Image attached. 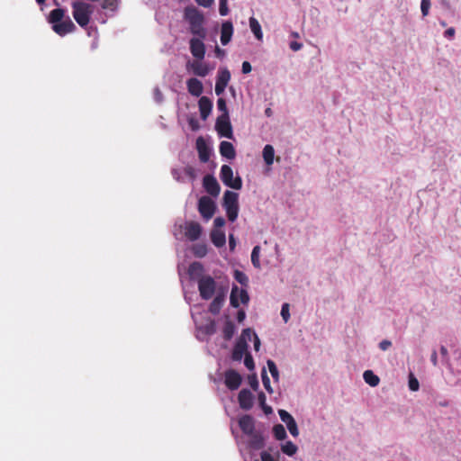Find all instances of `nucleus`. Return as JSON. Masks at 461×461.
Instances as JSON below:
<instances>
[{
	"label": "nucleus",
	"mask_w": 461,
	"mask_h": 461,
	"mask_svg": "<svg viewBox=\"0 0 461 461\" xmlns=\"http://www.w3.org/2000/svg\"><path fill=\"white\" fill-rule=\"evenodd\" d=\"M228 0H219V13L221 16L229 14Z\"/></svg>",
	"instance_id": "nucleus-46"
},
{
	"label": "nucleus",
	"mask_w": 461,
	"mask_h": 461,
	"mask_svg": "<svg viewBox=\"0 0 461 461\" xmlns=\"http://www.w3.org/2000/svg\"><path fill=\"white\" fill-rule=\"evenodd\" d=\"M391 346H392V342L388 339H384L379 343V348L383 351L387 350L389 348H391Z\"/></svg>",
	"instance_id": "nucleus-60"
},
{
	"label": "nucleus",
	"mask_w": 461,
	"mask_h": 461,
	"mask_svg": "<svg viewBox=\"0 0 461 461\" xmlns=\"http://www.w3.org/2000/svg\"><path fill=\"white\" fill-rule=\"evenodd\" d=\"M363 378L366 384L373 387L378 385L380 382V378L371 370L365 371Z\"/></svg>",
	"instance_id": "nucleus-29"
},
{
	"label": "nucleus",
	"mask_w": 461,
	"mask_h": 461,
	"mask_svg": "<svg viewBox=\"0 0 461 461\" xmlns=\"http://www.w3.org/2000/svg\"><path fill=\"white\" fill-rule=\"evenodd\" d=\"M281 316L285 323L289 321V319H290L289 303H285L282 305Z\"/></svg>",
	"instance_id": "nucleus-50"
},
{
	"label": "nucleus",
	"mask_w": 461,
	"mask_h": 461,
	"mask_svg": "<svg viewBox=\"0 0 461 461\" xmlns=\"http://www.w3.org/2000/svg\"><path fill=\"white\" fill-rule=\"evenodd\" d=\"M221 205L226 212L228 220L234 222L238 219L240 212L239 194L226 190L222 196Z\"/></svg>",
	"instance_id": "nucleus-3"
},
{
	"label": "nucleus",
	"mask_w": 461,
	"mask_h": 461,
	"mask_svg": "<svg viewBox=\"0 0 461 461\" xmlns=\"http://www.w3.org/2000/svg\"><path fill=\"white\" fill-rule=\"evenodd\" d=\"M215 130L221 138L233 140V129L230 122V115L221 114L215 122Z\"/></svg>",
	"instance_id": "nucleus-5"
},
{
	"label": "nucleus",
	"mask_w": 461,
	"mask_h": 461,
	"mask_svg": "<svg viewBox=\"0 0 461 461\" xmlns=\"http://www.w3.org/2000/svg\"><path fill=\"white\" fill-rule=\"evenodd\" d=\"M260 253V247L255 246L251 251L250 259H258Z\"/></svg>",
	"instance_id": "nucleus-62"
},
{
	"label": "nucleus",
	"mask_w": 461,
	"mask_h": 461,
	"mask_svg": "<svg viewBox=\"0 0 461 461\" xmlns=\"http://www.w3.org/2000/svg\"><path fill=\"white\" fill-rule=\"evenodd\" d=\"M249 28H250V31L252 32V33L254 34L255 38L257 40L261 41L263 38V32H262L261 25L256 18H254V17L249 18Z\"/></svg>",
	"instance_id": "nucleus-27"
},
{
	"label": "nucleus",
	"mask_w": 461,
	"mask_h": 461,
	"mask_svg": "<svg viewBox=\"0 0 461 461\" xmlns=\"http://www.w3.org/2000/svg\"><path fill=\"white\" fill-rule=\"evenodd\" d=\"M241 375L235 370H227L224 374L225 385L231 391L237 390L241 384Z\"/></svg>",
	"instance_id": "nucleus-13"
},
{
	"label": "nucleus",
	"mask_w": 461,
	"mask_h": 461,
	"mask_svg": "<svg viewBox=\"0 0 461 461\" xmlns=\"http://www.w3.org/2000/svg\"><path fill=\"white\" fill-rule=\"evenodd\" d=\"M273 434L277 440H284L287 437L285 429L282 424H276L273 427Z\"/></svg>",
	"instance_id": "nucleus-34"
},
{
	"label": "nucleus",
	"mask_w": 461,
	"mask_h": 461,
	"mask_svg": "<svg viewBox=\"0 0 461 461\" xmlns=\"http://www.w3.org/2000/svg\"><path fill=\"white\" fill-rule=\"evenodd\" d=\"M248 380H249V384L250 387L253 390L257 391L258 389V380L257 375L253 374L251 375H249Z\"/></svg>",
	"instance_id": "nucleus-52"
},
{
	"label": "nucleus",
	"mask_w": 461,
	"mask_h": 461,
	"mask_svg": "<svg viewBox=\"0 0 461 461\" xmlns=\"http://www.w3.org/2000/svg\"><path fill=\"white\" fill-rule=\"evenodd\" d=\"M188 66L191 67L193 73L198 77H206L210 72L209 67L202 63L199 59L189 63Z\"/></svg>",
	"instance_id": "nucleus-24"
},
{
	"label": "nucleus",
	"mask_w": 461,
	"mask_h": 461,
	"mask_svg": "<svg viewBox=\"0 0 461 461\" xmlns=\"http://www.w3.org/2000/svg\"><path fill=\"white\" fill-rule=\"evenodd\" d=\"M220 178L224 185L234 189L240 190L242 188V179L240 176H233V170L229 165H222L220 171Z\"/></svg>",
	"instance_id": "nucleus-4"
},
{
	"label": "nucleus",
	"mask_w": 461,
	"mask_h": 461,
	"mask_svg": "<svg viewBox=\"0 0 461 461\" xmlns=\"http://www.w3.org/2000/svg\"><path fill=\"white\" fill-rule=\"evenodd\" d=\"M187 122L193 131H197L200 129V123L196 118L190 116L187 119Z\"/></svg>",
	"instance_id": "nucleus-49"
},
{
	"label": "nucleus",
	"mask_w": 461,
	"mask_h": 461,
	"mask_svg": "<svg viewBox=\"0 0 461 461\" xmlns=\"http://www.w3.org/2000/svg\"><path fill=\"white\" fill-rule=\"evenodd\" d=\"M250 437L249 445L254 449H260L264 447V438L259 433L253 432V435H249Z\"/></svg>",
	"instance_id": "nucleus-30"
},
{
	"label": "nucleus",
	"mask_w": 461,
	"mask_h": 461,
	"mask_svg": "<svg viewBox=\"0 0 461 461\" xmlns=\"http://www.w3.org/2000/svg\"><path fill=\"white\" fill-rule=\"evenodd\" d=\"M420 384L417 378L413 375V374H410L409 375V388L412 392H416L419 390Z\"/></svg>",
	"instance_id": "nucleus-44"
},
{
	"label": "nucleus",
	"mask_w": 461,
	"mask_h": 461,
	"mask_svg": "<svg viewBox=\"0 0 461 461\" xmlns=\"http://www.w3.org/2000/svg\"><path fill=\"white\" fill-rule=\"evenodd\" d=\"M230 301L232 307L238 308L240 303L247 304L249 296L245 289H240L237 285H234L230 292Z\"/></svg>",
	"instance_id": "nucleus-8"
},
{
	"label": "nucleus",
	"mask_w": 461,
	"mask_h": 461,
	"mask_svg": "<svg viewBox=\"0 0 461 461\" xmlns=\"http://www.w3.org/2000/svg\"><path fill=\"white\" fill-rule=\"evenodd\" d=\"M234 277L237 282H239L241 285L247 286L248 285V276L240 270H235L234 272Z\"/></svg>",
	"instance_id": "nucleus-39"
},
{
	"label": "nucleus",
	"mask_w": 461,
	"mask_h": 461,
	"mask_svg": "<svg viewBox=\"0 0 461 461\" xmlns=\"http://www.w3.org/2000/svg\"><path fill=\"white\" fill-rule=\"evenodd\" d=\"M229 247L230 250H233L236 247V240L233 234L229 235Z\"/></svg>",
	"instance_id": "nucleus-64"
},
{
	"label": "nucleus",
	"mask_w": 461,
	"mask_h": 461,
	"mask_svg": "<svg viewBox=\"0 0 461 461\" xmlns=\"http://www.w3.org/2000/svg\"><path fill=\"white\" fill-rule=\"evenodd\" d=\"M184 17L185 21L189 23V25L204 23L203 14L193 5L186 6L185 8Z\"/></svg>",
	"instance_id": "nucleus-10"
},
{
	"label": "nucleus",
	"mask_w": 461,
	"mask_h": 461,
	"mask_svg": "<svg viewBox=\"0 0 461 461\" xmlns=\"http://www.w3.org/2000/svg\"><path fill=\"white\" fill-rule=\"evenodd\" d=\"M224 299L221 295H217L210 303L209 312L214 315L218 314L222 307Z\"/></svg>",
	"instance_id": "nucleus-28"
},
{
	"label": "nucleus",
	"mask_w": 461,
	"mask_h": 461,
	"mask_svg": "<svg viewBox=\"0 0 461 461\" xmlns=\"http://www.w3.org/2000/svg\"><path fill=\"white\" fill-rule=\"evenodd\" d=\"M262 156H263V159H264V162L266 163V165H267V166L273 165L274 159H275L274 147L270 144H267L263 148Z\"/></svg>",
	"instance_id": "nucleus-26"
},
{
	"label": "nucleus",
	"mask_w": 461,
	"mask_h": 461,
	"mask_svg": "<svg viewBox=\"0 0 461 461\" xmlns=\"http://www.w3.org/2000/svg\"><path fill=\"white\" fill-rule=\"evenodd\" d=\"M261 377H262V383H263V385H264L265 389H266L269 393H273V389H272V387H271L270 379H269V377L267 376V374L266 369H263V370H262Z\"/></svg>",
	"instance_id": "nucleus-40"
},
{
	"label": "nucleus",
	"mask_w": 461,
	"mask_h": 461,
	"mask_svg": "<svg viewBox=\"0 0 461 461\" xmlns=\"http://www.w3.org/2000/svg\"><path fill=\"white\" fill-rule=\"evenodd\" d=\"M186 86L188 92L196 97H201L203 91V83L196 77H191L186 81Z\"/></svg>",
	"instance_id": "nucleus-21"
},
{
	"label": "nucleus",
	"mask_w": 461,
	"mask_h": 461,
	"mask_svg": "<svg viewBox=\"0 0 461 461\" xmlns=\"http://www.w3.org/2000/svg\"><path fill=\"white\" fill-rule=\"evenodd\" d=\"M86 31V33L89 37L98 38V30L95 25H87L86 28H84Z\"/></svg>",
	"instance_id": "nucleus-53"
},
{
	"label": "nucleus",
	"mask_w": 461,
	"mask_h": 461,
	"mask_svg": "<svg viewBox=\"0 0 461 461\" xmlns=\"http://www.w3.org/2000/svg\"><path fill=\"white\" fill-rule=\"evenodd\" d=\"M455 33H456V30L455 28L453 27H450L448 29H447L444 32V36L449 40H451L454 36H455Z\"/></svg>",
	"instance_id": "nucleus-63"
},
{
	"label": "nucleus",
	"mask_w": 461,
	"mask_h": 461,
	"mask_svg": "<svg viewBox=\"0 0 461 461\" xmlns=\"http://www.w3.org/2000/svg\"><path fill=\"white\" fill-rule=\"evenodd\" d=\"M260 456L262 461H276V459L267 451H262Z\"/></svg>",
	"instance_id": "nucleus-58"
},
{
	"label": "nucleus",
	"mask_w": 461,
	"mask_h": 461,
	"mask_svg": "<svg viewBox=\"0 0 461 461\" xmlns=\"http://www.w3.org/2000/svg\"><path fill=\"white\" fill-rule=\"evenodd\" d=\"M286 427L293 437H297L299 435V429L295 420L287 424Z\"/></svg>",
	"instance_id": "nucleus-51"
},
{
	"label": "nucleus",
	"mask_w": 461,
	"mask_h": 461,
	"mask_svg": "<svg viewBox=\"0 0 461 461\" xmlns=\"http://www.w3.org/2000/svg\"><path fill=\"white\" fill-rule=\"evenodd\" d=\"M235 330H236V328H235L234 323L231 321H227L224 323V326H223V329H222V333H223L224 339L225 340L231 339V338L233 337V335L235 333Z\"/></svg>",
	"instance_id": "nucleus-31"
},
{
	"label": "nucleus",
	"mask_w": 461,
	"mask_h": 461,
	"mask_svg": "<svg viewBox=\"0 0 461 461\" xmlns=\"http://www.w3.org/2000/svg\"><path fill=\"white\" fill-rule=\"evenodd\" d=\"M216 283L214 279L209 276H202L198 280V290L200 296L203 300H209L214 294Z\"/></svg>",
	"instance_id": "nucleus-6"
},
{
	"label": "nucleus",
	"mask_w": 461,
	"mask_h": 461,
	"mask_svg": "<svg viewBox=\"0 0 461 461\" xmlns=\"http://www.w3.org/2000/svg\"><path fill=\"white\" fill-rule=\"evenodd\" d=\"M216 209V203L212 198L202 196L198 200V211L205 221L210 220L213 216Z\"/></svg>",
	"instance_id": "nucleus-7"
},
{
	"label": "nucleus",
	"mask_w": 461,
	"mask_h": 461,
	"mask_svg": "<svg viewBox=\"0 0 461 461\" xmlns=\"http://www.w3.org/2000/svg\"><path fill=\"white\" fill-rule=\"evenodd\" d=\"M248 352V343L243 339H238L232 351L231 358L234 361H240Z\"/></svg>",
	"instance_id": "nucleus-20"
},
{
	"label": "nucleus",
	"mask_w": 461,
	"mask_h": 461,
	"mask_svg": "<svg viewBox=\"0 0 461 461\" xmlns=\"http://www.w3.org/2000/svg\"><path fill=\"white\" fill-rule=\"evenodd\" d=\"M267 365L268 370H269L272 377L274 378V380L276 382H277L279 379V372H278L276 363L273 360L268 359L267 361Z\"/></svg>",
	"instance_id": "nucleus-37"
},
{
	"label": "nucleus",
	"mask_w": 461,
	"mask_h": 461,
	"mask_svg": "<svg viewBox=\"0 0 461 461\" xmlns=\"http://www.w3.org/2000/svg\"><path fill=\"white\" fill-rule=\"evenodd\" d=\"M256 333L250 328H247L242 330V333L239 339H243L245 342H247L248 340H251V339H253Z\"/></svg>",
	"instance_id": "nucleus-43"
},
{
	"label": "nucleus",
	"mask_w": 461,
	"mask_h": 461,
	"mask_svg": "<svg viewBox=\"0 0 461 461\" xmlns=\"http://www.w3.org/2000/svg\"><path fill=\"white\" fill-rule=\"evenodd\" d=\"M430 6H431L430 0H421L420 1V11H421L423 17H425L429 14Z\"/></svg>",
	"instance_id": "nucleus-45"
},
{
	"label": "nucleus",
	"mask_w": 461,
	"mask_h": 461,
	"mask_svg": "<svg viewBox=\"0 0 461 461\" xmlns=\"http://www.w3.org/2000/svg\"><path fill=\"white\" fill-rule=\"evenodd\" d=\"M281 450L284 454L292 456L297 452L298 447L292 441H286L285 444L281 445Z\"/></svg>",
	"instance_id": "nucleus-33"
},
{
	"label": "nucleus",
	"mask_w": 461,
	"mask_h": 461,
	"mask_svg": "<svg viewBox=\"0 0 461 461\" xmlns=\"http://www.w3.org/2000/svg\"><path fill=\"white\" fill-rule=\"evenodd\" d=\"M195 145H196V149L198 152L199 159L201 160V162H203V163L208 162L210 159V157L212 155V149L208 145V143L206 142L203 136H199L196 139Z\"/></svg>",
	"instance_id": "nucleus-9"
},
{
	"label": "nucleus",
	"mask_w": 461,
	"mask_h": 461,
	"mask_svg": "<svg viewBox=\"0 0 461 461\" xmlns=\"http://www.w3.org/2000/svg\"><path fill=\"white\" fill-rule=\"evenodd\" d=\"M233 32L232 22L230 20L223 21L221 29V43L223 46L227 45L231 41Z\"/></svg>",
	"instance_id": "nucleus-18"
},
{
	"label": "nucleus",
	"mask_w": 461,
	"mask_h": 461,
	"mask_svg": "<svg viewBox=\"0 0 461 461\" xmlns=\"http://www.w3.org/2000/svg\"><path fill=\"white\" fill-rule=\"evenodd\" d=\"M279 417L283 422L285 423V425L289 424L293 420H294V417L286 411L285 410H279L278 411Z\"/></svg>",
	"instance_id": "nucleus-41"
},
{
	"label": "nucleus",
	"mask_w": 461,
	"mask_h": 461,
	"mask_svg": "<svg viewBox=\"0 0 461 461\" xmlns=\"http://www.w3.org/2000/svg\"><path fill=\"white\" fill-rule=\"evenodd\" d=\"M198 107L201 119L205 121L212 113L213 103L208 96L203 95L198 100Z\"/></svg>",
	"instance_id": "nucleus-16"
},
{
	"label": "nucleus",
	"mask_w": 461,
	"mask_h": 461,
	"mask_svg": "<svg viewBox=\"0 0 461 461\" xmlns=\"http://www.w3.org/2000/svg\"><path fill=\"white\" fill-rule=\"evenodd\" d=\"M47 21L51 24V29L61 37L77 30V26L70 17L66 15V9L64 8H56L50 11Z\"/></svg>",
	"instance_id": "nucleus-1"
},
{
	"label": "nucleus",
	"mask_w": 461,
	"mask_h": 461,
	"mask_svg": "<svg viewBox=\"0 0 461 461\" xmlns=\"http://www.w3.org/2000/svg\"><path fill=\"white\" fill-rule=\"evenodd\" d=\"M203 267L199 261H193L188 268V275L191 279H198L203 276Z\"/></svg>",
	"instance_id": "nucleus-25"
},
{
	"label": "nucleus",
	"mask_w": 461,
	"mask_h": 461,
	"mask_svg": "<svg viewBox=\"0 0 461 461\" xmlns=\"http://www.w3.org/2000/svg\"><path fill=\"white\" fill-rule=\"evenodd\" d=\"M212 244L217 248H221L226 243V235L222 230L212 229L210 233Z\"/></svg>",
	"instance_id": "nucleus-23"
},
{
	"label": "nucleus",
	"mask_w": 461,
	"mask_h": 461,
	"mask_svg": "<svg viewBox=\"0 0 461 461\" xmlns=\"http://www.w3.org/2000/svg\"><path fill=\"white\" fill-rule=\"evenodd\" d=\"M225 225V219L221 216L216 217L213 221V229L221 230Z\"/></svg>",
	"instance_id": "nucleus-55"
},
{
	"label": "nucleus",
	"mask_w": 461,
	"mask_h": 461,
	"mask_svg": "<svg viewBox=\"0 0 461 461\" xmlns=\"http://www.w3.org/2000/svg\"><path fill=\"white\" fill-rule=\"evenodd\" d=\"M289 47L292 50L298 51L303 48V43L293 41L289 43Z\"/></svg>",
	"instance_id": "nucleus-61"
},
{
	"label": "nucleus",
	"mask_w": 461,
	"mask_h": 461,
	"mask_svg": "<svg viewBox=\"0 0 461 461\" xmlns=\"http://www.w3.org/2000/svg\"><path fill=\"white\" fill-rule=\"evenodd\" d=\"M198 5L203 6L204 8L211 7L213 4L214 0H194Z\"/></svg>",
	"instance_id": "nucleus-59"
},
{
	"label": "nucleus",
	"mask_w": 461,
	"mask_h": 461,
	"mask_svg": "<svg viewBox=\"0 0 461 461\" xmlns=\"http://www.w3.org/2000/svg\"><path fill=\"white\" fill-rule=\"evenodd\" d=\"M203 228L196 221L185 222V234L186 238L191 241H195L200 239L202 235Z\"/></svg>",
	"instance_id": "nucleus-15"
},
{
	"label": "nucleus",
	"mask_w": 461,
	"mask_h": 461,
	"mask_svg": "<svg viewBox=\"0 0 461 461\" xmlns=\"http://www.w3.org/2000/svg\"><path fill=\"white\" fill-rule=\"evenodd\" d=\"M71 6L72 14L77 23L82 28H86L94 13V6L84 1H74Z\"/></svg>",
	"instance_id": "nucleus-2"
},
{
	"label": "nucleus",
	"mask_w": 461,
	"mask_h": 461,
	"mask_svg": "<svg viewBox=\"0 0 461 461\" xmlns=\"http://www.w3.org/2000/svg\"><path fill=\"white\" fill-rule=\"evenodd\" d=\"M208 251L207 245L203 243H197L193 246V252L195 257L203 258Z\"/></svg>",
	"instance_id": "nucleus-35"
},
{
	"label": "nucleus",
	"mask_w": 461,
	"mask_h": 461,
	"mask_svg": "<svg viewBox=\"0 0 461 461\" xmlns=\"http://www.w3.org/2000/svg\"><path fill=\"white\" fill-rule=\"evenodd\" d=\"M205 191L212 196L217 197L221 192V186L212 175H205L203 179Z\"/></svg>",
	"instance_id": "nucleus-12"
},
{
	"label": "nucleus",
	"mask_w": 461,
	"mask_h": 461,
	"mask_svg": "<svg viewBox=\"0 0 461 461\" xmlns=\"http://www.w3.org/2000/svg\"><path fill=\"white\" fill-rule=\"evenodd\" d=\"M252 70L251 64L249 61H243L241 65V71L243 74H249Z\"/></svg>",
	"instance_id": "nucleus-57"
},
{
	"label": "nucleus",
	"mask_w": 461,
	"mask_h": 461,
	"mask_svg": "<svg viewBox=\"0 0 461 461\" xmlns=\"http://www.w3.org/2000/svg\"><path fill=\"white\" fill-rule=\"evenodd\" d=\"M244 365L249 370H254L255 363L250 353H247L244 357Z\"/></svg>",
	"instance_id": "nucleus-47"
},
{
	"label": "nucleus",
	"mask_w": 461,
	"mask_h": 461,
	"mask_svg": "<svg viewBox=\"0 0 461 461\" xmlns=\"http://www.w3.org/2000/svg\"><path fill=\"white\" fill-rule=\"evenodd\" d=\"M239 426L242 432L246 435H253V432L255 431L254 420L250 415H243L239 420Z\"/></svg>",
	"instance_id": "nucleus-19"
},
{
	"label": "nucleus",
	"mask_w": 461,
	"mask_h": 461,
	"mask_svg": "<svg viewBox=\"0 0 461 461\" xmlns=\"http://www.w3.org/2000/svg\"><path fill=\"white\" fill-rule=\"evenodd\" d=\"M118 0H103L102 8L114 10L117 7Z\"/></svg>",
	"instance_id": "nucleus-48"
},
{
	"label": "nucleus",
	"mask_w": 461,
	"mask_h": 461,
	"mask_svg": "<svg viewBox=\"0 0 461 461\" xmlns=\"http://www.w3.org/2000/svg\"><path fill=\"white\" fill-rule=\"evenodd\" d=\"M189 27L191 33L197 38L204 39L206 37V30L203 27V23L190 24Z\"/></svg>",
	"instance_id": "nucleus-32"
},
{
	"label": "nucleus",
	"mask_w": 461,
	"mask_h": 461,
	"mask_svg": "<svg viewBox=\"0 0 461 461\" xmlns=\"http://www.w3.org/2000/svg\"><path fill=\"white\" fill-rule=\"evenodd\" d=\"M238 402L242 410H250L253 407V394L249 389H242L239 393Z\"/></svg>",
	"instance_id": "nucleus-17"
},
{
	"label": "nucleus",
	"mask_w": 461,
	"mask_h": 461,
	"mask_svg": "<svg viewBox=\"0 0 461 461\" xmlns=\"http://www.w3.org/2000/svg\"><path fill=\"white\" fill-rule=\"evenodd\" d=\"M153 95H154V100L156 103H158V104L162 103L163 95L158 86L154 88Z\"/></svg>",
	"instance_id": "nucleus-56"
},
{
	"label": "nucleus",
	"mask_w": 461,
	"mask_h": 461,
	"mask_svg": "<svg viewBox=\"0 0 461 461\" xmlns=\"http://www.w3.org/2000/svg\"><path fill=\"white\" fill-rule=\"evenodd\" d=\"M217 109L221 112V114L230 115L229 109L227 107L226 99L223 97H219L217 100Z\"/></svg>",
	"instance_id": "nucleus-38"
},
{
	"label": "nucleus",
	"mask_w": 461,
	"mask_h": 461,
	"mask_svg": "<svg viewBox=\"0 0 461 461\" xmlns=\"http://www.w3.org/2000/svg\"><path fill=\"white\" fill-rule=\"evenodd\" d=\"M230 79V73L227 68H223L218 71L215 84V94L218 96L221 95L224 93Z\"/></svg>",
	"instance_id": "nucleus-11"
},
{
	"label": "nucleus",
	"mask_w": 461,
	"mask_h": 461,
	"mask_svg": "<svg viewBox=\"0 0 461 461\" xmlns=\"http://www.w3.org/2000/svg\"><path fill=\"white\" fill-rule=\"evenodd\" d=\"M279 417L283 422L285 423V425L289 424L293 420H294V417L286 411L285 410H279L278 411Z\"/></svg>",
	"instance_id": "nucleus-42"
},
{
	"label": "nucleus",
	"mask_w": 461,
	"mask_h": 461,
	"mask_svg": "<svg viewBox=\"0 0 461 461\" xmlns=\"http://www.w3.org/2000/svg\"><path fill=\"white\" fill-rule=\"evenodd\" d=\"M184 172L190 178V180L194 181L196 178V172L193 167H191V166L185 167L184 168Z\"/></svg>",
	"instance_id": "nucleus-54"
},
{
	"label": "nucleus",
	"mask_w": 461,
	"mask_h": 461,
	"mask_svg": "<svg viewBox=\"0 0 461 461\" xmlns=\"http://www.w3.org/2000/svg\"><path fill=\"white\" fill-rule=\"evenodd\" d=\"M219 151L222 158L229 160L234 159L236 157V150L233 144L227 140H223L220 143Z\"/></svg>",
	"instance_id": "nucleus-22"
},
{
	"label": "nucleus",
	"mask_w": 461,
	"mask_h": 461,
	"mask_svg": "<svg viewBox=\"0 0 461 461\" xmlns=\"http://www.w3.org/2000/svg\"><path fill=\"white\" fill-rule=\"evenodd\" d=\"M258 399L259 405L261 406L263 411L266 414L272 413V411H273L272 408L269 405L266 404L267 398H266V395H265V393L263 392H260L258 393Z\"/></svg>",
	"instance_id": "nucleus-36"
},
{
	"label": "nucleus",
	"mask_w": 461,
	"mask_h": 461,
	"mask_svg": "<svg viewBox=\"0 0 461 461\" xmlns=\"http://www.w3.org/2000/svg\"><path fill=\"white\" fill-rule=\"evenodd\" d=\"M201 38H192L189 41L192 55L199 60L203 59L205 55V45Z\"/></svg>",
	"instance_id": "nucleus-14"
}]
</instances>
